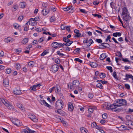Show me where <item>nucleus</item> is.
<instances>
[{"mask_svg":"<svg viewBox=\"0 0 133 133\" xmlns=\"http://www.w3.org/2000/svg\"><path fill=\"white\" fill-rule=\"evenodd\" d=\"M74 86L73 84L72 85L71 84H68V87L71 90H73Z\"/></svg>","mask_w":133,"mask_h":133,"instance_id":"ea45409f","label":"nucleus"},{"mask_svg":"<svg viewBox=\"0 0 133 133\" xmlns=\"http://www.w3.org/2000/svg\"><path fill=\"white\" fill-rule=\"evenodd\" d=\"M16 68L17 69H19L20 68V65L19 63H17L16 64Z\"/></svg>","mask_w":133,"mask_h":133,"instance_id":"8fccbe9b","label":"nucleus"},{"mask_svg":"<svg viewBox=\"0 0 133 133\" xmlns=\"http://www.w3.org/2000/svg\"><path fill=\"white\" fill-rule=\"evenodd\" d=\"M122 105H123L127 106V102L125 100L122 99Z\"/></svg>","mask_w":133,"mask_h":133,"instance_id":"c9c22d12","label":"nucleus"},{"mask_svg":"<svg viewBox=\"0 0 133 133\" xmlns=\"http://www.w3.org/2000/svg\"><path fill=\"white\" fill-rule=\"evenodd\" d=\"M96 27H97V29H100L104 33H108L109 32V31H107V30H104L102 29L101 28H100L98 27L97 26Z\"/></svg>","mask_w":133,"mask_h":133,"instance_id":"e433bc0d","label":"nucleus"},{"mask_svg":"<svg viewBox=\"0 0 133 133\" xmlns=\"http://www.w3.org/2000/svg\"><path fill=\"white\" fill-rule=\"evenodd\" d=\"M63 102L61 99H58L56 102L55 108L57 109L61 110L63 107Z\"/></svg>","mask_w":133,"mask_h":133,"instance_id":"f257e3e1","label":"nucleus"},{"mask_svg":"<svg viewBox=\"0 0 133 133\" xmlns=\"http://www.w3.org/2000/svg\"><path fill=\"white\" fill-rule=\"evenodd\" d=\"M57 55H59L60 56L62 57L65 55L62 54L60 53V51H57Z\"/></svg>","mask_w":133,"mask_h":133,"instance_id":"79ce46f5","label":"nucleus"},{"mask_svg":"<svg viewBox=\"0 0 133 133\" xmlns=\"http://www.w3.org/2000/svg\"><path fill=\"white\" fill-rule=\"evenodd\" d=\"M106 68L109 70L110 71V72H113L112 68L111 66H107Z\"/></svg>","mask_w":133,"mask_h":133,"instance_id":"a19ab883","label":"nucleus"},{"mask_svg":"<svg viewBox=\"0 0 133 133\" xmlns=\"http://www.w3.org/2000/svg\"><path fill=\"white\" fill-rule=\"evenodd\" d=\"M29 118L31 119L33 121L35 122H37L38 121V119L35 116L34 114L30 115Z\"/></svg>","mask_w":133,"mask_h":133,"instance_id":"9b49d317","label":"nucleus"},{"mask_svg":"<svg viewBox=\"0 0 133 133\" xmlns=\"http://www.w3.org/2000/svg\"><path fill=\"white\" fill-rule=\"evenodd\" d=\"M14 93L17 95H19L21 94V91L19 89H15L14 91Z\"/></svg>","mask_w":133,"mask_h":133,"instance_id":"5701e85b","label":"nucleus"},{"mask_svg":"<svg viewBox=\"0 0 133 133\" xmlns=\"http://www.w3.org/2000/svg\"><path fill=\"white\" fill-rule=\"evenodd\" d=\"M51 45V46L55 49L59 48L61 47H63L62 43H58L54 42L52 43Z\"/></svg>","mask_w":133,"mask_h":133,"instance_id":"7ed1b4c3","label":"nucleus"},{"mask_svg":"<svg viewBox=\"0 0 133 133\" xmlns=\"http://www.w3.org/2000/svg\"><path fill=\"white\" fill-rule=\"evenodd\" d=\"M99 1H94L93 3V4L94 5H97L99 3Z\"/></svg>","mask_w":133,"mask_h":133,"instance_id":"0e129e2a","label":"nucleus"},{"mask_svg":"<svg viewBox=\"0 0 133 133\" xmlns=\"http://www.w3.org/2000/svg\"><path fill=\"white\" fill-rule=\"evenodd\" d=\"M122 16H124L129 13L128 10L126 7H124L122 8Z\"/></svg>","mask_w":133,"mask_h":133,"instance_id":"4468645a","label":"nucleus"},{"mask_svg":"<svg viewBox=\"0 0 133 133\" xmlns=\"http://www.w3.org/2000/svg\"><path fill=\"white\" fill-rule=\"evenodd\" d=\"M17 106L19 109L21 110H23V105L21 104L18 103L17 104Z\"/></svg>","mask_w":133,"mask_h":133,"instance_id":"473e14b6","label":"nucleus"},{"mask_svg":"<svg viewBox=\"0 0 133 133\" xmlns=\"http://www.w3.org/2000/svg\"><path fill=\"white\" fill-rule=\"evenodd\" d=\"M96 41L98 43H101L102 42V40L100 39H96Z\"/></svg>","mask_w":133,"mask_h":133,"instance_id":"680f3d73","label":"nucleus"},{"mask_svg":"<svg viewBox=\"0 0 133 133\" xmlns=\"http://www.w3.org/2000/svg\"><path fill=\"white\" fill-rule=\"evenodd\" d=\"M11 70L10 68H9L6 70L5 72L6 74H9L11 72Z\"/></svg>","mask_w":133,"mask_h":133,"instance_id":"49530a36","label":"nucleus"},{"mask_svg":"<svg viewBox=\"0 0 133 133\" xmlns=\"http://www.w3.org/2000/svg\"><path fill=\"white\" fill-rule=\"evenodd\" d=\"M74 32L76 34L74 35V37L78 38L81 35V33H79V30L77 29H75L74 30Z\"/></svg>","mask_w":133,"mask_h":133,"instance_id":"f8f14e48","label":"nucleus"},{"mask_svg":"<svg viewBox=\"0 0 133 133\" xmlns=\"http://www.w3.org/2000/svg\"><path fill=\"white\" fill-rule=\"evenodd\" d=\"M126 78L123 79L126 81H128L129 80V78H131L133 80V76L131 74H126L125 76Z\"/></svg>","mask_w":133,"mask_h":133,"instance_id":"2eb2a0df","label":"nucleus"},{"mask_svg":"<svg viewBox=\"0 0 133 133\" xmlns=\"http://www.w3.org/2000/svg\"><path fill=\"white\" fill-rule=\"evenodd\" d=\"M39 102L42 105H44L45 102V101L44 100H40Z\"/></svg>","mask_w":133,"mask_h":133,"instance_id":"bf43d9fd","label":"nucleus"},{"mask_svg":"<svg viewBox=\"0 0 133 133\" xmlns=\"http://www.w3.org/2000/svg\"><path fill=\"white\" fill-rule=\"evenodd\" d=\"M25 3L24 2H21L20 3V5H21V8H23L25 7Z\"/></svg>","mask_w":133,"mask_h":133,"instance_id":"4c0bfd02","label":"nucleus"},{"mask_svg":"<svg viewBox=\"0 0 133 133\" xmlns=\"http://www.w3.org/2000/svg\"><path fill=\"white\" fill-rule=\"evenodd\" d=\"M55 61V62L57 64H59L60 63V60L58 58H57L56 59Z\"/></svg>","mask_w":133,"mask_h":133,"instance_id":"864d4df0","label":"nucleus"},{"mask_svg":"<svg viewBox=\"0 0 133 133\" xmlns=\"http://www.w3.org/2000/svg\"><path fill=\"white\" fill-rule=\"evenodd\" d=\"M59 66L57 64H54L53 65L50 69L51 71L53 72H56L58 70Z\"/></svg>","mask_w":133,"mask_h":133,"instance_id":"39448f33","label":"nucleus"},{"mask_svg":"<svg viewBox=\"0 0 133 133\" xmlns=\"http://www.w3.org/2000/svg\"><path fill=\"white\" fill-rule=\"evenodd\" d=\"M88 111L89 114L92 113L94 111L93 108H89L88 109Z\"/></svg>","mask_w":133,"mask_h":133,"instance_id":"37998d69","label":"nucleus"},{"mask_svg":"<svg viewBox=\"0 0 133 133\" xmlns=\"http://www.w3.org/2000/svg\"><path fill=\"white\" fill-rule=\"evenodd\" d=\"M12 122L14 124L17 126H21L22 124L21 122H20L19 120L17 119H12Z\"/></svg>","mask_w":133,"mask_h":133,"instance_id":"423d86ee","label":"nucleus"},{"mask_svg":"<svg viewBox=\"0 0 133 133\" xmlns=\"http://www.w3.org/2000/svg\"><path fill=\"white\" fill-rule=\"evenodd\" d=\"M48 50L46 49L41 54V56H44L45 55H46L49 52L48 51Z\"/></svg>","mask_w":133,"mask_h":133,"instance_id":"cd10ccee","label":"nucleus"},{"mask_svg":"<svg viewBox=\"0 0 133 133\" xmlns=\"http://www.w3.org/2000/svg\"><path fill=\"white\" fill-rule=\"evenodd\" d=\"M125 86L128 90H129L130 89V86L129 84H125Z\"/></svg>","mask_w":133,"mask_h":133,"instance_id":"6e6d98bb","label":"nucleus"},{"mask_svg":"<svg viewBox=\"0 0 133 133\" xmlns=\"http://www.w3.org/2000/svg\"><path fill=\"white\" fill-rule=\"evenodd\" d=\"M50 20L51 22H53L56 20V19L54 17H52L50 18Z\"/></svg>","mask_w":133,"mask_h":133,"instance_id":"3c124183","label":"nucleus"},{"mask_svg":"<svg viewBox=\"0 0 133 133\" xmlns=\"http://www.w3.org/2000/svg\"><path fill=\"white\" fill-rule=\"evenodd\" d=\"M13 26L15 29H19V31L21 30V28H19L20 25L18 24L15 23L14 24Z\"/></svg>","mask_w":133,"mask_h":133,"instance_id":"412c9836","label":"nucleus"},{"mask_svg":"<svg viewBox=\"0 0 133 133\" xmlns=\"http://www.w3.org/2000/svg\"><path fill=\"white\" fill-rule=\"evenodd\" d=\"M99 46H102L104 47V48H109L110 46V45L107 43H104L101 44V45H99Z\"/></svg>","mask_w":133,"mask_h":133,"instance_id":"6ab92c4d","label":"nucleus"},{"mask_svg":"<svg viewBox=\"0 0 133 133\" xmlns=\"http://www.w3.org/2000/svg\"><path fill=\"white\" fill-rule=\"evenodd\" d=\"M1 100L5 105L10 110H12L14 109V107L12 105V104L10 103L6 99H1Z\"/></svg>","mask_w":133,"mask_h":133,"instance_id":"f03ea898","label":"nucleus"},{"mask_svg":"<svg viewBox=\"0 0 133 133\" xmlns=\"http://www.w3.org/2000/svg\"><path fill=\"white\" fill-rule=\"evenodd\" d=\"M113 76L114 78H115V79H118V77L117 76V75L116 72L115 71H114L113 73Z\"/></svg>","mask_w":133,"mask_h":133,"instance_id":"58836bf2","label":"nucleus"},{"mask_svg":"<svg viewBox=\"0 0 133 133\" xmlns=\"http://www.w3.org/2000/svg\"><path fill=\"white\" fill-rule=\"evenodd\" d=\"M114 104H116L117 105H116L115 106H113L112 107H111V110L112 111H114L116 112H118L120 111L121 109L119 108H116L119 107L121 106V105H119L117 103H114Z\"/></svg>","mask_w":133,"mask_h":133,"instance_id":"20e7f679","label":"nucleus"},{"mask_svg":"<svg viewBox=\"0 0 133 133\" xmlns=\"http://www.w3.org/2000/svg\"><path fill=\"white\" fill-rule=\"evenodd\" d=\"M18 6L17 4L13 6L12 8V10L13 11H15L18 9Z\"/></svg>","mask_w":133,"mask_h":133,"instance_id":"c756f323","label":"nucleus"},{"mask_svg":"<svg viewBox=\"0 0 133 133\" xmlns=\"http://www.w3.org/2000/svg\"><path fill=\"white\" fill-rule=\"evenodd\" d=\"M122 34L119 32H116L113 34L112 36L115 37H116L117 36H121Z\"/></svg>","mask_w":133,"mask_h":133,"instance_id":"a878e982","label":"nucleus"},{"mask_svg":"<svg viewBox=\"0 0 133 133\" xmlns=\"http://www.w3.org/2000/svg\"><path fill=\"white\" fill-rule=\"evenodd\" d=\"M29 39L28 38H25L22 40L21 41V43L23 44H25L28 42Z\"/></svg>","mask_w":133,"mask_h":133,"instance_id":"4be33fe9","label":"nucleus"},{"mask_svg":"<svg viewBox=\"0 0 133 133\" xmlns=\"http://www.w3.org/2000/svg\"><path fill=\"white\" fill-rule=\"evenodd\" d=\"M99 75V77L101 78H104L106 77V74L104 73H101Z\"/></svg>","mask_w":133,"mask_h":133,"instance_id":"2f4dec72","label":"nucleus"},{"mask_svg":"<svg viewBox=\"0 0 133 133\" xmlns=\"http://www.w3.org/2000/svg\"><path fill=\"white\" fill-rule=\"evenodd\" d=\"M97 125L96 124V122L92 123L91 124V126L92 128H96Z\"/></svg>","mask_w":133,"mask_h":133,"instance_id":"13d9d810","label":"nucleus"},{"mask_svg":"<svg viewBox=\"0 0 133 133\" xmlns=\"http://www.w3.org/2000/svg\"><path fill=\"white\" fill-rule=\"evenodd\" d=\"M74 109L72 103L69 102L68 103V109L69 111H72Z\"/></svg>","mask_w":133,"mask_h":133,"instance_id":"aec40b11","label":"nucleus"},{"mask_svg":"<svg viewBox=\"0 0 133 133\" xmlns=\"http://www.w3.org/2000/svg\"><path fill=\"white\" fill-rule=\"evenodd\" d=\"M56 87H54L52 88H50L49 90V92L50 93H51L52 92L54 91V90H55L56 89Z\"/></svg>","mask_w":133,"mask_h":133,"instance_id":"c03bdc74","label":"nucleus"},{"mask_svg":"<svg viewBox=\"0 0 133 133\" xmlns=\"http://www.w3.org/2000/svg\"><path fill=\"white\" fill-rule=\"evenodd\" d=\"M34 62L32 61H30L28 63V65L30 67H32L34 65Z\"/></svg>","mask_w":133,"mask_h":133,"instance_id":"72a5a7b5","label":"nucleus"},{"mask_svg":"<svg viewBox=\"0 0 133 133\" xmlns=\"http://www.w3.org/2000/svg\"><path fill=\"white\" fill-rule=\"evenodd\" d=\"M49 12V10L48 9H44L42 11V13L43 16L47 15Z\"/></svg>","mask_w":133,"mask_h":133,"instance_id":"dca6fc26","label":"nucleus"},{"mask_svg":"<svg viewBox=\"0 0 133 133\" xmlns=\"http://www.w3.org/2000/svg\"><path fill=\"white\" fill-rule=\"evenodd\" d=\"M80 83L79 81L77 80H74L72 82V84L74 86L75 89H77Z\"/></svg>","mask_w":133,"mask_h":133,"instance_id":"1a4fd4ad","label":"nucleus"},{"mask_svg":"<svg viewBox=\"0 0 133 133\" xmlns=\"http://www.w3.org/2000/svg\"><path fill=\"white\" fill-rule=\"evenodd\" d=\"M23 16H20L18 18V20L20 21H21L23 19Z\"/></svg>","mask_w":133,"mask_h":133,"instance_id":"e2e57ef3","label":"nucleus"},{"mask_svg":"<svg viewBox=\"0 0 133 133\" xmlns=\"http://www.w3.org/2000/svg\"><path fill=\"white\" fill-rule=\"evenodd\" d=\"M81 131L82 133H87L88 130L85 128L82 127L80 128Z\"/></svg>","mask_w":133,"mask_h":133,"instance_id":"b1692460","label":"nucleus"},{"mask_svg":"<svg viewBox=\"0 0 133 133\" xmlns=\"http://www.w3.org/2000/svg\"><path fill=\"white\" fill-rule=\"evenodd\" d=\"M62 44L63 46L64 45H66V46H69L70 45L69 42H66V43H62Z\"/></svg>","mask_w":133,"mask_h":133,"instance_id":"4d7b16f0","label":"nucleus"},{"mask_svg":"<svg viewBox=\"0 0 133 133\" xmlns=\"http://www.w3.org/2000/svg\"><path fill=\"white\" fill-rule=\"evenodd\" d=\"M102 118L104 119H106L107 117V114L104 113L102 115Z\"/></svg>","mask_w":133,"mask_h":133,"instance_id":"de8ad7c7","label":"nucleus"},{"mask_svg":"<svg viewBox=\"0 0 133 133\" xmlns=\"http://www.w3.org/2000/svg\"><path fill=\"white\" fill-rule=\"evenodd\" d=\"M63 131L60 130L58 129L56 130V133H63Z\"/></svg>","mask_w":133,"mask_h":133,"instance_id":"774afa93","label":"nucleus"},{"mask_svg":"<svg viewBox=\"0 0 133 133\" xmlns=\"http://www.w3.org/2000/svg\"><path fill=\"white\" fill-rule=\"evenodd\" d=\"M117 53L118 54H116V56L120 57H121L122 56V55L120 52L118 51L117 52Z\"/></svg>","mask_w":133,"mask_h":133,"instance_id":"09e8293b","label":"nucleus"},{"mask_svg":"<svg viewBox=\"0 0 133 133\" xmlns=\"http://www.w3.org/2000/svg\"><path fill=\"white\" fill-rule=\"evenodd\" d=\"M88 96L89 98H92L94 96V95L92 93H90L88 95Z\"/></svg>","mask_w":133,"mask_h":133,"instance_id":"338daca9","label":"nucleus"},{"mask_svg":"<svg viewBox=\"0 0 133 133\" xmlns=\"http://www.w3.org/2000/svg\"><path fill=\"white\" fill-rule=\"evenodd\" d=\"M96 86L97 88H99L101 89H102L103 88V85L100 83H98L97 84Z\"/></svg>","mask_w":133,"mask_h":133,"instance_id":"c85d7f7f","label":"nucleus"},{"mask_svg":"<svg viewBox=\"0 0 133 133\" xmlns=\"http://www.w3.org/2000/svg\"><path fill=\"white\" fill-rule=\"evenodd\" d=\"M105 54H101L100 56L99 59L100 60H103L104 59L107 57Z\"/></svg>","mask_w":133,"mask_h":133,"instance_id":"393cba45","label":"nucleus"},{"mask_svg":"<svg viewBox=\"0 0 133 133\" xmlns=\"http://www.w3.org/2000/svg\"><path fill=\"white\" fill-rule=\"evenodd\" d=\"M75 60L76 61H78V62L82 63L83 62L82 61L78 58H76L75 59Z\"/></svg>","mask_w":133,"mask_h":133,"instance_id":"603ef678","label":"nucleus"},{"mask_svg":"<svg viewBox=\"0 0 133 133\" xmlns=\"http://www.w3.org/2000/svg\"><path fill=\"white\" fill-rule=\"evenodd\" d=\"M123 16V19L125 21H128L129 20L130 18H131V17L128 13L125 14V15Z\"/></svg>","mask_w":133,"mask_h":133,"instance_id":"9d476101","label":"nucleus"},{"mask_svg":"<svg viewBox=\"0 0 133 133\" xmlns=\"http://www.w3.org/2000/svg\"><path fill=\"white\" fill-rule=\"evenodd\" d=\"M72 7V6H70L66 8H63V9L64 11H67L69 10L70 9H71Z\"/></svg>","mask_w":133,"mask_h":133,"instance_id":"bb28decb","label":"nucleus"},{"mask_svg":"<svg viewBox=\"0 0 133 133\" xmlns=\"http://www.w3.org/2000/svg\"><path fill=\"white\" fill-rule=\"evenodd\" d=\"M117 104H112L111 105L110 103L107 104V105H105V107L107 110H111V107H112L113 106H116Z\"/></svg>","mask_w":133,"mask_h":133,"instance_id":"ddd939ff","label":"nucleus"},{"mask_svg":"<svg viewBox=\"0 0 133 133\" xmlns=\"http://www.w3.org/2000/svg\"><path fill=\"white\" fill-rule=\"evenodd\" d=\"M5 42L6 43H8L11 41L9 37H8L5 38Z\"/></svg>","mask_w":133,"mask_h":133,"instance_id":"5fc2aeb1","label":"nucleus"},{"mask_svg":"<svg viewBox=\"0 0 133 133\" xmlns=\"http://www.w3.org/2000/svg\"><path fill=\"white\" fill-rule=\"evenodd\" d=\"M126 124L128 126V127L130 129H133V122L131 120L127 121Z\"/></svg>","mask_w":133,"mask_h":133,"instance_id":"0eeeda50","label":"nucleus"},{"mask_svg":"<svg viewBox=\"0 0 133 133\" xmlns=\"http://www.w3.org/2000/svg\"><path fill=\"white\" fill-rule=\"evenodd\" d=\"M127 128V127L122 125L118 127V128L119 130L122 131L125 130H128V129Z\"/></svg>","mask_w":133,"mask_h":133,"instance_id":"f3484780","label":"nucleus"},{"mask_svg":"<svg viewBox=\"0 0 133 133\" xmlns=\"http://www.w3.org/2000/svg\"><path fill=\"white\" fill-rule=\"evenodd\" d=\"M95 128L99 130H100L102 129V127L97 125L96 127Z\"/></svg>","mask_w":133,"mask_h":133,"instance_id":"052dcab7","label":"nucleus"},{"mask_svg":"<svg viewBox=\"0 0 133 133\" xmlns=\"http://www.w3.org/2000/svg\"><path fill=\"white\" fill-rule=\"evenodd\" d=\"M42 6L45 8H46L48 6V4L47 3H43L42 4Z\"/></svg>","mask_w":133,"mask_h":133,"instance_id":"69168bd1","label":"nucleus"},{"mask_svg":"<svg viewBox=\"0 0 133 133\" xmlns=\"http://www.w3.org/2000/svg\"><path fill=\"white\" fill-rule=\"evenodd\" d=\"M90 64L91 66L94 68H96L98 66V64L96 62H90Z\"/></svg>","mask_w":133,"mask_h":133,"instance_id":"a211bd4d","label":"nucleus"},{"mask_svg":"<svg viewBox=\"0 0 133 133\" xmlns=\"http://www.w3.org/2000/svg\"><path fill=\"white\" fill-rule=\"evenodd\" d=\"M9 80L7 78H6L3 80V85L5 87H8L9 85Z\"/></svg>","mask_w":133,"mask_h":133,"instance_id":"6e6552de","label":"nucleus"},{"mask_svg":"<svg viewBox=\"0 0 133 133\" xmlns=\"http://www.w3.org/2000/svg\"><path fill=\"white\" fill-rule=\"evenodd\" d=\"M35 86V85H33L30 87V90H33L34 91H36L37 89V88Z\"/></svg>","mask_w":133,"mask_h":133,"instance_id":"7c9ffc66","label":"nucleus"},{"mask_svg":"<svg viewBox=\"0 0 133 133\" xmlns=\"http://www.w3.org/2000/svg\"><path fill=\"white\" fill-rule=\"evenodd\" d=\"M63 40L65 42H69L70 40L66 37H64L63 38Z\"/></svg>","mask_w":133,"mask_h":133,"instance_id":"f704fd0d","label":"nucleus"},{"mask_svg":"<svg viewBox=\"0 0 133 133\" xmlns=\"http://www.w3.org/2000/svg\"><path fill=\"white\" fill-rule=\"evenodd\" d=\"M122 61H123L124 62H130V61L128 60L127 58H122Z\"/></svg>","mask_w":133,"mask_h":133,"instance_id":"a18cd8bd","label":"nucleus"}]
</instances>
